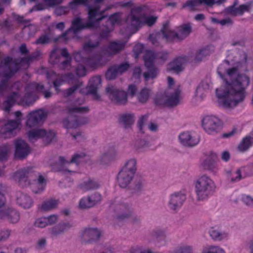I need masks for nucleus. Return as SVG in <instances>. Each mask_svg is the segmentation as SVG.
<instances>
[{"label": "nucleus", "mask_w": 253, "mask_h": 253, "mask_svg": "<svg viewBox=\"0 0 253 253\" xmlns=\"http://www.w3.org/2000/svg\"><path fill=\"white\" fill-rule=\"evenodd\" d=\"M186 200L185 195L181 192H176L170 195L168 201L169 209L176 211L180 209Z\"/></svg>", "instance_id": "f3484780"}, {"label": "nucleus", "mask_w": 253, "mask_h": 253, "mask_svg": "<svg viewBox=\"0 0 253 253\" xmlns=\"http://www.w3.org/2000/svg\"><path fill=\"white\" fill-rule=\"evenodd\" d=\"M116 66L120 75L126 72L130 68V65L127 62L123 63L120 65H116Z\"/></svg>", "instance_id": "e2e57ef3"}, {"label": "nucleus", "mask_w": 253, "mask_h": 253, "mask_svg": "<svg viewBox=\"0 0 253 253\" xmlns=\"http://www.w3.org/2000/svg\"><path fill=\"white\" fill-rule=\"evenodd\" d=\"M122 14L120 13H116L111 16L108 19L106 22V30L103 32L101 34V37L103 38H107L108 36L109 33L111 31L109 27L114 26L115 25H120L122 24Z\"/></svg>", "instance_id": "5701e85b"}, {"label": "nucleus", "mask_w": 253, "mask_h": 253, "mask_svg": "<svg viewBox=\"0 0 253 253\" xmlns=\"http://www.w3.org/2000/svg\"><path fill=\"white\" fill-rule=\"evenodd\" d=\"M191 31V27L189 24H185L179 27L176 32L177 41H180L185 39Z\"/></svg>", "instance_id": "2f4dec72"}, {"label": "nucleus", "mask_w": 253, "mask_h": 253, "mask_svg": "<svg viewBox=\"0 0 253 253\" xmlns=\"http://www.w3.org/2000/svg\"><path fill=\"white\" fill-rule=\"evenodd\" d=\"M107 55L108 54L106 51L99 53L98 60L97 62L91 63L92 67H96L105 65L108 61V59L106 58Z\"/></svg>", "instance_id": "a18cd8bd"}, {"label": "nucleus", "mask_w": 253, "mask_h": 253, "mask_svg": "<svg viewBox=\"0 0 253 253\" xmlns=\"http://www.w3.org/2000/svg\"><path fill=\"white\" fill-rule=\"evenodd\" d=\"M168 54L166 52H160L155 54L151 51H147L144 56V61L145 66L148 69L147 72L143 73V76L145 81L149 79L155 78L158 74V70L153 65L154 60L155 58L165 61L167 59Z\"/></svg>", "instance_id": "6e6552de"}, {"label": "nucleus", "mask_w": 253, "mask_h": 253, "mask_svg": "<svg viewBox=\"0 0 253 253\" xmlns=\"http://www.w3.org/2000/svg\"><path fill=\"white\" fill-rule=\"evenodd\" d=\"M15 156L20 159L25 158L30 152L28 145L24 140L20 139L15 140Z\"/></svg>", "instance_id": "4be33fe9"}, {"label": "nucleus", "mask_w": 253, "mask_h": 253, "mask_svg": "<svg viewBox=\"0 0 253 253\" xmlns=\"http://www.w3.org/2000/svg\"><path fill=\"white\" fill-rule=\"evenodd\" d=\"M101 201V195L98 193H95L88 197L82 198L79 202V206L81 209H87L93 207Z\"/></svg>", "instance_id": "a211bd4d"}, {"label": "nucleus", "mask_w": 253, "mask_h": 253, "mask_svg": "<svg viewBox=\"0 0 253 253\" xmlns=\"http://www.w3.org/2000/svg\"><path fill=\"white\" fill-rule=\"evenodd\" d=\"M115 153L113 151H109L103 153L100 158V163L103 165L108 164L113 158Z\"/></svg>", "instance_id": "49530a36"}, {"label": "nucleus", "mask_w": 253, "mask_h": 253, "mask_svg": "<svg viewBox=\"0 0 253 253\" xmlns=\"http://www.w3.org/2000/svg\"><path fill=\"white\" fill-rule=\"evenodd\" d=\"M209 233L211 237L214 240L216 241H220L226 238L228 236L227 233H221L218 229H215L214 228H211Z\"/></svg>", "instance_id": "a19ab883"}, {"label": "nucleus", "mask_w": 253, "mask_h": 253, "mask_svg": "<svg viewBox=\"0 0 253 253\" xmlns=\"http://www.w3.org/2000/svg\"><path fill=\"white\" fill-rule=\"evenodd\" d=\"M144 185L145 182L143 179H139L138 180H136L134 186V190L136 192L140 191L143 189Z\"/></svg>", "instance_id": "69168bd1"}, {"label": "nucleus", "mask_w": 253, "mask_h": 253, "mask_svg": "<svg viewBox=\"0 0 253 253\" xmlns=\"http://www.w3.org/2000/svg\"><path fill=\"white\" fill-rule=\"evenodd\" d=\"M66 80L69 84L73 85L72 86L63 90L62 92L63 96L67 97L73 94L82 86V83L78 79L75 78L74 76L71 73L67 75Z\"/></svg>", "instance_id": "6ab92c4d"}, {"label": "nucleus", "mask_w": 253, "mask_h": 253, "mask_svg": "<svg viewBox=\"0 0 253 253\" xmlns=\"http://www.w3.org/2000/svg\"><path fill=\"white\" fill-rule=\"evenodd\" d=\"M119 75H120L119 74L116 65H114L108 70L106 74V77L108 80H111L115 79Z\"/></svg>", "instance_id": "8fccbe9b"}, {"label": "nucleus", "mask_w": 253, "mask_h": 253, "mask_svg": "<svg viewBox=\"0 0 253 253\" xmlns=\"http://www.w3.org/2000/svg\"><path fill=\"white\" fill-rule=\"evenodd\" d=\"M195 192L199 201H203L209 198L215 187L214 183L207 175L200 176L195 182Z\"/></svg>", "instance_id": "1a4fd4ad"}, {"label": "nucleus", "mask_w": 253, "mask_h": 253, "mask_svg": "<svg viewBox=\"0 0 253 253\" xmlns=\"http://www.w3.org/2000/svg\"><path fill=\"white\" fill-rule=\"evenodd\" d=\"M202 5L200 0H188L186 1L184 7L187 6L191 10H195Z\"/></svg>", "instance_id": "603ef678"}, {"label": "nucleus", "mask_w": 253, "mask_h": 253, "mask_svg": "<svg viewBox=\"0 0 253 253\" xmlns=\"http://www.w3.org/2000/svg\"><path fill=\"white\" fill-rule=\"evenodd\" d=\"M99 187V184L95 181L88 179L79 185V188L83 191L94 190Z\"/></svg>", "instance_id": "f704fd0d"}, {"label": "nucleus", "mask_w": 253, "mask_h": 253, "mask_svg": "<svg viewBox=\"0 0 253 253\" xmlns=\"http://www.w3.org/2000/svg\"><path fill=\"white\" fill-rule=\"evenodd\" d=\"M162 39V35L160 32L156 34H151L149 36V40L152 43L157 46L159 44V41Z\"/></svg>", "instance_id": "6e6d98bb"}, {"label": "nucleus", "mask_w": 253, "mask_h": 253, "mask_svg": "<svg viewBox=\"0 0 253 253\" xmlns=\"http://www.w3.org/2000/svg\"><path fill=\"white\" fill-rule=\"evenodd\" d=\"M47 225H51L55 224L58 220V216L56 214H52L45 217Z\"/></svg>", "instance_id": "338daca9"}, {"label": "nucleus", "mask_w": 253, "mask_h": 253, "mask_svg": "<svg viewBox=\"0 0 253 253\" xmlns=\"http://www.w3.org/2000/svg\"><path fill=\"white\" fill-rule=\"evenodd\" d=\"M5 58L6 57L0 61V97L3 96L8 91H10V87L12 84H10L8 82L12 75H9L7 67L5 68V65L3 63Z\"/></svg>", "instance_id": "ddd939ff"}, {"label": "nucleus", "mask_w": 253, "mask_h": 253, "mask_svg": "<svg viewBox=\"0 0 253 253\" xmlns=\"http://www.w3.org/2000/svg\"><path fill=\"white\" fill-rule=\"evenodd\" d=\"M114 211L116 213L117 219L120 220L129 219L133 224L141 223V217L132 213L130 207L126 204L118 203L114 206Z\"/></svg>", "instance_id": "9d476101"}, {"label": "nucleus", "mask_w": 253, "mask_h": 253, "mask_svg": "<svg viewBox=\"0 0 253 253\" xmlns=\"http://www.w3.org/2000/svg\"><path fill=\"white\" fill-rule=\"evenodd\" d=\"M186 61L184 57L177 58L168 64L167 69L174 73H179L183 70Z\"/></svg>", "instance_id": "a878e982"}, {"label": "nucleus", "mask_w": 253, "mask_h": 253, "mask_svg": "<svg viewBox=\"0 0 253 253\" xmlns=\"http://www.w3.org/2000/svg\"><path fill=\"white\" fill-rule=\"evenodd\" d=\"M4 211L5 215L2 219L7 218L8 221L11 223H16L19 221L20 219V214L18 211L7 207L4 209Z\"/></svg>", "instance_id": "bb28decb"}, {"label": "nucleus", "mask_w": 253, "mask_h": 253, "mask_svg": "<svg viewBox=\"0 0 253 253\" xmlns=\"http://www.w3.org/2000/svg\"><path fill=\"white\" fill-rule=\"evenodd\" d=\"M20 124L21 120L20 119L9 121L3 128V132L5 133L11 132L13 130L16 129Z\"/></svg>", "instance_id": "ea45409f"}, {"label": "nucleus", "mask_w": 253, "mask_h": 253, "mask_svg": "<svg viewBox=\"0 0 253 253\" xmlns=\"http://www.w3.org/2000/svg\"><path fill=\"white\" fill-rule=\"evenodd\" d=\"M42 53L40 50H36L31 55L26 57L13 60L9 57H7L4 59L3 63L7 67L8 74L13 75L20 68H27L29 63L33 60H39L41 58Z\"/></svg>", "instance_id": "423d86ee"}, {"label": "nucleus", "mask_w": 253, "mask_h": 253, "mask_svg": "<svg viewBox=\"0 0 253 253\" xmlns=\"http://www.w3.org/2000/svg\"><path fill=\"white\" fill-rule=\"evenodd\" d=\"M59 201L55 199H49L43 202L40 207V210L43 211H48L57 208Z\"/></svg>", "instance_id": "e433bc0d"}, {"label": "nucleus", "mask_w": 253, "mask_h": 253, "mask_svg": "<svg viewBox=\"0 0 253 253\" xmlns=\"http://www.w3.org/2000/svg\"><path fill=\"white\" fill-rule=\"evenodd\" d=\"M89 83V92L92 94L95 99H99V96L97 93V86L101 84L100 78L99 77H94L90 81Z\"/></svg>", "instance_id": "72a5a7b5"}, {"label": "nucleus", "mask_w": 253, "mask_h": 253, "mask_svg": "<svg viewBox=\"0 0 253 253\" xmlns=\"http://www.w3.org/2000/svg\"><path fill=\"white\" fill-rule=\"evenodd\" d=\"M145 6H138L131 9L130 13L127 16L126 23L127 27L131 30H137L142 24L152 26L157 21L158 17L156 16H144Z\"/></svg>", "instance_id": "20e7f679"}, {"label": "nucleus", "mask_w": 253, "mask_h": 253, "mask_svg": "<svg viewBox=\"0 0 253 253\" xmlns=\"http://www.w3.org/2000/svg\"><path fill=\"white\" fill-rule=\"evenodd\" d=\"M30 185L33 192L36 194L41 193L45 189L46 181L42 175H39L38 179L33 183H30Z\"/></svg>", "instance_id": "cd10ccee"}, {"label": "nucleus", "mask_w": 253, "mask_h": 253, "mask_svg": "<svg viewBox=\"0 0 253 253\" xmlns=\"http://www.w3.org/2000/svg\"><path fill=\"white\" fill-rule=\"evenodd\" d=\"M243 177L241 174V169L230 172L228 174V178L232 182L238 181Z\"/></svg>", "instance_id": "09e8293b"}, {"label": "nucleus", "mask_w": 253, "mask_h": 253, "mask_svg": "<svg viewBox=\"0 0 253 253\" xmlns=\"http://www.w3.org/2000/svg\"><path fill=\"white\" fill-rule=\"evenodd\" d=\"M59 57V49L58 48H55L50 54L49 62L52 64H56L58 62Z\"/></svg>", "instance_id": "5fc2aeb1"}, {"label": "nucleus", "mask_w": 253, "mask_h": 253, "mask_svg": "<svg viewBox=\"0 0 253 253\" xmlns=\"http://www.w3.org/2000/svg\"><path fill=\"white\" fill-rule=\"evenodd\" d=\"M23 87L22 84L19 82H15L11 85V93L8 95L6 100L3 104V110L9 112L11 107L17 103L23 106H29L33 105L38 97L36 93L42 92L46 98L51 97L50 92L44 90V86L40 84L32 83L27 84L25 88V93L24 96L21 94V90Z\"/></svg>", "instance_id": "f03ea898"}, {"label": "nucleus", "mask_w": 253, "mask_h": 253, "mask_svg": "<svg viewBox=\"0 0 253 253\" xmlns=\"http://www.w3.org/2000/svg\"><path fill=\"white\" fill-rule=\"evenodd\" d=\"M50 37L48 35H42L35 42L36 44H45L49 42Z\"/></svg>", "instance_id": "bf43d9fd"}, {"label": "nucleus", "mask_w": 253, "mask_h": 253, "mask_svg": "<svg viewBox=\"0 0 253 253\" xmlns=\"http://www.w3.org/2000/svg\"><path fill=\"white\" fill-rule=\"evenodd\" d=\"M179 253H193V249L192 246L182 245L177 247Z\"/></svg>", "instance_id": "680f3d73"}, {"label": "nucleus", "mask_w": 253, "mask_h": 253, "mask_svg": "<svg viewBox=\"0 0 253 253\" xmlns=\"http://www.w3.org/2000/svg\"><path fill=\"white\" fill-rule=\"evenodd\" d=\"M47 116V112L42 109L31 112L27 115L26 126L29 127H34L44 121Z\"/></svg>", "instance_id": "dca6fc26"}, {"label": "nucleus", "mask_w": 253, "mask_h": 253, "mask_svg": "<svg viewBox=\"0 0 253 253\" xmlns=\"http://www.w3.org/2000/svg\"><path fill=\"white\" fill-rule=\"evenodd\" d=\"M101 235V231L97 228L86 227L80 235L81 242L83 244H90L98 241Z\"/></svg>", "instance_id": "f8f14e48"}, {"label": "nucleus", "mask_w": 253, "mask_h": 253, "mask_svg": "<svg viewBox=\"0 0 253 253\" xmlns=\"http://www.w3.org/2000/svg\"><path fill=\"white\" fill-rule=\"evenodd\" d=\"M119 75H120L119 74L116 65H114L108 70L106 74V77L108 80H111L115 79Z\"/></svg>", "instance_id": "3c124183"}, {"label": "nucleus", "mask_w": 253, "mask_h": 253, "mask_svg": "<svg viewBox=\"0 0 253 253\" xmlns=\"http://www.w3.org/2000/svg\"><path fill=\"white\" fill-rule=\"evenodd\" d=\"M152 94V91L150 88L144 87L137 94V98L139 102L145 103L148 101Z\"/></svg>", "instance_id": "473e14b6"}, {"label": "nucleus", "mask_w": 253, "mask_h": 253, "mask_svg": "<svg viewBox=\"0 0 253 253\" xmlns=\"http://www.w3.org/2000/svg\"><path fill=\"white\" fill-rule=\"evenodd\" d=\"M120 121L124 124L125 127L132 125L134 122V116L132 114H125L120 118Z\"/></svg>", "instance_id": "37998d69"}, {"label": "nucleus", "mask_w": 253, "mask_h": 253, "mask_svg": "<svg viewBox=\"0 0 253 253\" xmlns=\"http://www.w3.org/2000/svg\"><path fill=\"white\" fill-rule=\"evenodd\" d=\"M137 170V160L135 158L128 160L117 175V182L122 188H126L131 182Z\"/></svg>", "instance_id": "0eeeda50"}, {"label": "nucleus", "mask_w": 253, "mask_h": 253, "mask_svg": "<svg viewBox=\"0 0 253 253\" xmlns=\"http://www.w3.org/2000/svg\"><path fill=\"white\" fill-rule=\"evenodd\" d=\"M202 126L204 130L210 134L217 133L221 128L220 121L213 116L205 117L203 120Z\"/></svg>", "instance_id": "2eb2a0df"}, {"label": "nucleus", "mask_w": 253, "mask_h": 253, "mask_svg": "<svg viewBox=\"0 0 253 253\" xmlns=\"http://www.w3.org/2000/svg\"><path fill=\"white\" fill-rule=\"evenodd\" d=\"M72 226L73 225L69 222L60 223L52 229L51 234L53 236H57L66 231Z\"/></svg>", "instance_id": "c9c22d12"}, {"label": "nucleus", "mask_w": 253, "mask_h": 253, "mask_svg": "<svg viewBox=\"0 0 253 253\" xmlns=\"http://www.w3.org/2000/svg\"><path fill=\"white\" fill-rule=\"evenodd\" d=\"M128 253H148V249L142 246H135L132 247L129 250Z\"/></svg>", "instance_id": "13d9d810"}, {"label": "nucleus", "mask_w": 253, "mask_h": 253, "mask_svg": "<svg viewBox=\"0 0 253 253\" xmlns=\"http://www.w3.org/2000/svg\"><path fill=\"white\" fill-rule=\"evenodd\" d=\"M11 151L10 145L5 144L0 146V160H6Z\"/></svg>", "instance_id": "79ce46f5"}, {"label": "nucleus", "mask_w": 253, "mask_h": 253, "mask_svg": "<svg viewBox=\"0 0 253 253\" xmlns=\"http://www.w3.org/2000/svg\"><path fill=\"white\" fill-rule=\"evenodd\" d=\"M181 143L185 146L192 147L197 145L200 140L198 137L193 136L189 132H184L179 136Z\"/></svg>", "instance_id": "b1692460"}, {"label": "nucleus", "mask_w": 253, "mask_h": 253, "mask_svg": "<svg viewBox=\"0 0 253 253\" xmlns=\"http://www.w3.org/2000/svg\"><path fill=\"white\" fill-rule=\"evenodd\" d=\"M99 45V42L97 39H90L84 43L83 49L85 52H89Z\"/></svg>", "instance_id": "c03bdc74"}, {"label": "nucleus", "mask_w": 253, "mask_h": 253, "mask_svg": "<svg viewBox=\"0 0 253 253\" xmlns=\"http://www.w3.org/2000/svg\"><path fill=\"white\" fill-rule=\"evenodd\" d=\"M6 207L4 195L0 192V218H2L5 215L4 209H5Z\"/></svg>", "instance_id": "4d7b16f0"}, {"label": "nucleus", "mask_w": 253, "mask_h": 253, "mask_svg": "<svg viewBox=\"0 0 253 253\" xmlns=\"http://www.w3.org/2000/svg\"><path fill=\"white\" fill-rule=\"evenodd\" d=\"M88 122L86 118H78L76 116H69L63 122V126L67 128H76Z\"/></svg>", "instance_id": "412c9836"}, {"label": "nucleus", "mask_w": 253, "mask_h": 253, "mask_svg": "<svg viewBox=\"0 0 253 253\" xmlns=\"http://www.w3.org/2000/svg\"><path fill=\"white\" fill-rule=\"evenodd\" d=\"M85 156V154L84 153L75 154L73 156L70 162L66 161L64 157H60L58 163L60 167L59 168H56L55 167H53L52 169L54 171H63L65 172H73L74 171L69 169L70 165L72 163H76L77 165H78Z\"/></svg>", "instance_id": "4468645a"}, {"label": "nucleus", "mask_w": 253, "mask_h": 253, "mask_svg": "<svg viewBox=\"0 0 253 253\" xmlns=\"http://www.w3.org/2000/svg\"><path fill=\"white\" fill-rule=\"evenodd\" d=\"M252 144H253V131L243 139L238 146V149L241 151H245Z\"/></svg>", "instance_id": "4c0bfd02"}, {"label": "nucleus", "mask_w": 253, "mask_h": 253, "mask_svg": "<svg viewBox=\"0 0 253 253\" xmlns=\"http://www.w3.org/2000/svg\"><path fill=\"white\" fill-rule=\"evenodd\" d=\"M88 107H78L75 106H71L68 108V113L73 114L74 113H86L88 111Z\"/></svg>", "instance_id": "864d4df0"}, {"label": "nucleus", "mask_w": 253, "mask_h": 253, "mask_svg": "<svg viewBox=\"0 0 253 253\" xmlns=\"http://www.w3.org/2000/svg\"><path fill=\"white\" fill-rule=\"evenodd\" d=\"M17 203L24 209L30 208L33 204L32 199L27 194L18 193L17 196Z\"/></svg>", "instance_id": "c85d7f7f"}, {"label": "nucleus", "mask_w": 253, "mask_h": 253, "mask_svg": "<svg viewBox=\"0 0 253 253\" xmlns=\"http://www.w3.org/2000/svg\"><path fill=\"white\" fill-rule=\"evenodd\" d=\"M106 92L108 97L115 103L124 105L127 102V93L115 86L108 85L106 88Z\"/></svg>", "instance_id": "9b49d317"}, {"label": "nucleus", "mask_w": 253, "mask_h": 253, "mask_svg": "<svg viewBox=\"0 0 253 253\" xmlns=\"http://www.w3.org/2000/svg\"><path fill=\"white\" fill-rule=\"evenodd\" d=\"M46 134V131L43 129H35L29 131L28 132V136L31 142H34L35 140L42 138Z\"/></svg>", "instance_id": "58836bf2"}, {"label": "nucleus", "mask_w": 253, "mask_h": 253, "mask_svg": "<svg viewBox=\"0 0 253 253\" xmlns=\"http://www.w3.org/2000/svg\"><path fill=\"white\" fill-rule=\"evenodd\" d=\"M168 87L164 94H160L157 95L155 101L159 105H167L173 106L177 105L180 98V86L174 85V80L171 77H168Z\"/></svg>", "instance_id": "39448f33"}, {"label": "nucleus", "mask_w": 253, "mask_h": 253, "mask_svg": "<svg viewBox=\"0 0 253 253\" xmlns=\"http://www.w3.org/2000/svg\"><path fill=\"white\" fill-rule=\"evenodd\" d=\"M209 54V51L206 49H203L198 51L195 55V61L196 62H199L202 61L203 58Z\"/></svg>", "instance_id": "052dcab7"}, {"label": "nucleus", "mask_w": 253, "mask_h": 253, "mask_svg": "<svg viewBox=\"0 0 253 253\" xmlns=\"http://www.w3.org/2000/svg\"><path fill=\"white\" fill-rule=\"evenodd\" d=\"M217 159L216 154L211 152L207 158L203 162L202 165L206 169L213 170L216 169L215 161Z\"/></svg>", "instance_id": "7c9ffc66"}, {"label": "nucleus", "mask_w": 253, "mask_h": 253, "mask_svg": "<svg viewBox=\"0 0 253 253\" xmlns=\"http://www.w3.org/2000/svg\"><path fill=\"white\" fill-rule=\"evenodd\" d=\"M161 34L162 39H166L167 41H177V33L171 30L168 23L165 24L161 30Z\"/></svg>", "instance_id": "c756f323"}, {"label": "nucleus", "mask_w": 253, "mask_h": 253, "mask_svg": "<svg viewBox=\"0 0 253 253\" xmlns=\"http://www.w3.org/2000/svg\"><path fill=\"white\" fill-rule=\"evenodd\" d=\"M105 18L106 16H101L100 6L98 4H95L94 6H89L88 21L84 24L80 17L74 18L72 21L71 27L62 35V37L67 40L68 38H66V36L68 35H71L70 37L85 28H96L98 26L99 21Z\"/></svg>", "instance_id": "7ed1b4c3"}, {"label": "nucleus", "mask_w": 253, "mask_h": 253, "mask_svg": "<svg viewBox=\"0 0 253 253\" xmlns=\"http://www.w3.org/2000/svg\"><path fill=\"white\" fill-rule=\"evenodd\" d=\"M33 172L32 168L28 167L20 169L15 173V180L18 181L19 184L23 187L29 186L30 185V182L28 177Z\"/></svg>", "instance_id": "aec40b11"}, {"label": "nucleus", "mask_w": 253, "mask_h": 253, "mask_svg": "<svg viewBox=\"0 0 253 253\" xmlns=\"http://www.w3.org/2000/svg\"><path fill=\"white\" fill-rule=\"evenodd\" d=\"M225 11L226 13L233 16H236L238 15V7H236V6H234L231 5L227 7L225 9Z\"/></svg>", "instance_id": "774afa93"}, {"label": "nucleus", "mask_w": 253, "mask_h": 253, "mask_svg": "<svg viewBox=\"0 0 253 253\" xmlns=\"http://www.w3.org/2000/svg\"><path fill=\"white\" fill-rule=\"evenodd\" d=\"M218 74L223 81V84L216 89L218 103L224 109H233L244 101L250 78L240 74L236 67L227 69L224 75L220 72Z\"/></svg>", "instance_id": "f257e3e1"}, {"label": "nucleus", "mask_w": 253, "mask_h": 253, "mask_svg": "<svg viewBox=\"0 0 253 253\" xmlns=\"http://www.w3.org/2000/svg\"><path fill=\"white\" fill-rule=\"evenodd\" d=\"M126 44V42L120 41L110 42L107 47L106 52L110 56L117 54L124 49Z\"/></svg>", "instance_id": "393cba45"}, {"label": "nucleus", "mask_w": 253, "mask_h": 253, "mask_svg": "<svg viewBox=\"0 0 253 253\" xmlns=\"http://www.w3.org/2000/svg\"><path fill=\"white\" fill-rule=\"evenodd\" d=\"M202 253H225V252L218 246L210 245L205 247Z\"/></svg>", "instance_id": "de8ad7c7"}, {"label": "nucleus", "mask_w": 253, "mask_h": 253, "mask_svg": "<svg viewBox=\"0 0 253 253\" xmlns=\"http://www.w3.org/2000/svg\"><path fill=\"white\" fill-rule=\"evenodd\" d=\"M34 225L36 227L44 228L48 226L45 217H42L36 219Z\"/></svg>", "instance_id": "0e129e2a"}]
</instances>
